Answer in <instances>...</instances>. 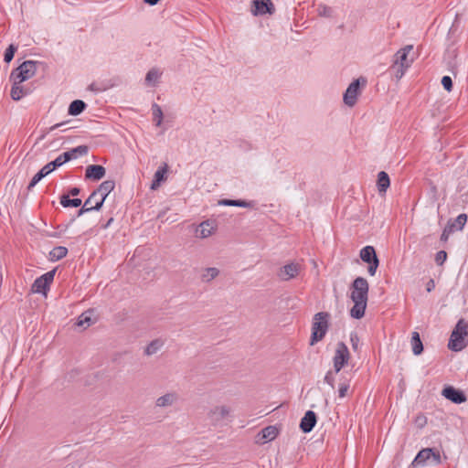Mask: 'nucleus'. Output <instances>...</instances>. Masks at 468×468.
Segmentation results:
<instances>
[{
    "label": "nucleus",
    "mask_w": 468,
    "mask_h": 468,
    "mask_svg": "<svg viewBox=\"0 0 468 468\" xmlns=\"http://www.w3.org/2000/svg\"><path fill=\"white\" fill-rule=\"evenodd\" d=\"M360 259L368 263L367 271L370 276H374L379 265V261L376 250L372 246H366L360 250Z\"/></svg>",
    "instance_id": "obj_10"
},
{
    "label": "nucleus",
    "mask_w": 468,
    "mask_h": 468,
    "mask_svg": "<svg viewBox=\"0 0 468 468\" xmlns=\"http://www.w3.org/2000/svg\"><path fill=\"white\" fill-rule=\"evenodd\" d=\"M350 353L346 345L343 342L337 343L333 357L335 373L340 372V370L348 363Z\"/></svg>",
    "instance_id": "obj_9"
},
{
    "label": "nucleus",
    "mask_w": 468,
    "mask_h": 468,
    "mask_svg": "<svg viewBox=\"0 0 468 468\" xmlns=\"http://www.w3.org/2000/svg\"><path fill=\"white\" fill-rule=\"evenodd\" d=\"M453 228V226H450L448 228H445L441 233V240L442 241H447L448 240V238H449V235L452 231V229Z\"/></svg>",
    "instance_id": "obj_49"
},
{
    "label": "nucleus",
    "mask_w": 468,
    "mask_h": 468,
    "mask_svg": "<svg viewBox=\"0 0 468 468\" xmlns=\"http://www.w3.org/2000/svg\"><path fill=\"white\" fill-rule=\"evenodd\" d=\"M67 253H68V249L66 247L58 246V247L54 248L49 252V257H50V260L53 261H59V260L63 259L67 255Z\"/></svg>",
    "instance_id": "obj_30"
},
{
    "label": "nucleus",
    "mask_w": 468,
    "mask_h": 468,
    "mask_svg": "<svg viewBox=\"0 0 468 468\" xmlns=\"http://www.w3.org/2000/svg\"><path fill=\"white\" fill-rule=\"evenodd\" d=\"M112 221H113V218H111L108 220V222L105 224L104 229L108 228V227L112 224Z\"/></svg>",
    "instance_id": "obj_54"
},
{
    "label": "nucleus",
    "mask_w": 468,
    "mask_h": 468,
    "mask_svg": "<svg viewBox=\"0 0 468 468\" xmlns=\"http://www.w3.org/2000/svg\"><path fill=\"white\" fill-rule=\"evenodd\" d=\"M350 342H351L352 348L355 351H356L358 349V346H359V337L357 336L356 334H351V335H350Z\"/></svg>",
    "instance_id": "obj_45"
},
{
    "label": "nucleus",
    "mask_w": 468,
    "mask_h": 468,
    "mask_svg": "<svg viewBox=\"0 0 468 468\" xmlns=\"http://www.w3.org/2000/svg\"><path fill=\"white\" fill-rule=\"evenodd\" d=\"M168 172V165L166 163L163 164L158 169L155 171L154 176V180L151 184V189L156 190L162 182L166 180V174Z\"/></svg>",
    "instance_id": "obj_18"
},
{
    "label": "nucleus",
    "mask_w": 468,
    "mask_h": 468,
    "mask_svg": "<svg viewBox=\"0 0 468 468\" xmlns=\"http://www.w3.org/2000/svg\"><path fill=\"white\" fill-rule=\"evenodd\" d=\"M377 185L379 193H385L389 187L390 180L388 175L386 172L381 171L378 173Z\"/></svg>",
    "instance_id": "obj_26"
},
{
    "label": "nucleus",
    "mask_w": 468,
    "mask_h": 468,
    "mask_svg": "<svg viewBox=\"0 0 468 468\" xmlns=\"http://www.w3.org/2000/svg\"><path fill=\"white\" fill-rule=\"evenodd\" d=\"M411 45H408L403 48L399 49L395 55V61L393 68L396 69V77L400 79L405 70L410 66L412 60L408 58V55L412 49Z\"/></svg>",
    "instance_id": "obj_7"
},
{
    "label": "nucleus",
    "mask_w": 468,
    "mask_h": 468,
    "mask_svg": "<svg viewBox=\"0 0 468 468\" xmlns=\"http://www.w3.org/2000/svg\"><path fill=\"white\" fill-rule=\"evenodd\" d=\"M365 86L367 84V80L365 78H359L353 80L349 86L347 87L346 92L344 93V102L348 107H353L356 103L357 97L360 95V85Z\"/></svg>",
    "instance_id": "obj_8"
},
{
    "label": "nucleus",
    "mask_w": 468,
    "mask_h": 468,
    "mask_svg": "<svg viewBox=\"0 0 468 468\" xmlns=\"http://www.w3.org/2000/svg\"><path fill=\"white\" fill-rule=\"evenodd\" d=\"M106 173L105 168L100 165H90L86 168L85 176L86 178L98 181L104 177Z\"/></svg>",
    "instance_id": "obj_19"
},
{
    "label": "nucleus",
    "mask_w": 468,
    "mask_h": 468,
    "mask_svg": "<svg viewBox=\"0 0 468 468\" xmlns=\"http://www.w3.org/2000/svg\"><path fill=\"white\" fill-rule=\"evenodd\" d=\"M55 271H56L55 270L48 271L45 274H43L42 276H40V278H42L49 285L54 279Z\"/></svg>",
    "instance_id": "obj_43"
},
{
    "label": "nucleus",
    "mask_w": 468,
    "mask_h": 468,
    "mask_svg": "<svg viewBox=\"0 0 468 468\" xmlns=\"http://www.w3.org/2000/svg\"><path fill=\"white\" fill-rule=\"evenodd\" d=\"M316 424V415L314 411L308 410L300 422L301 430L307 433L310 432Z\"/></svg>",
    "instance_id": "obj_17"
},
{
    "label": "nucleus",
    "mask_w": 468,
    "mask_h": 468,
    "mask_svg": "<svg viewBox=\"0 0 468 468\" xmlns=\"http://www.w3.org/2000/svg\"><path fill=\"white\" fill-rule=\"evenodd\" d=\"M232 408L227 404H217L208 409L206 414L207 420L214 428L222 427L232 419Z\"/></svg>",
    "instance_id": "obj_2"
},
{
    "label": "nucleus",
    "mask_w": 468,
    "mask_h": 468,
    "mask_svg": "<svg viewBox=\"0 0 468 468\" xmlns=\"http://www.w3.org/2000/svg\"><path fill=\"white\" fill-rule=\"evenodd\" d=\"M279 434V430L276 426H267L262 429L256 436V442L264 444L276 439Z\"/></svg>",
    "instance_id": "obj_16"
},
{
    "label": "nucleus",
    "mask_w": 468,
    "mask_h": 468,
    "mask_svg": "<svg viewBox=\"0 0 468 468\" xmlns=\"http://www.w3.org/2000/svg\"><path fill=\"white\" fill-rule=\"evenodd\" d=\"M467 221V216L466 214H460L456 219H455V224H453L452 226L455 227V226H458V229H463V226L465 225Z\"/></svg>",
    "instance_id": "obj_38"
},
{
    "label": "nucleus",
    "mask_w": 468,
    "mask_h": 468,
    "mask_svg": "<svg viewBox=\"0 0 468 468\" xmlns=\"http://www.w3.org/2000/svg\"><path fill=\"white\" fill-rule=\"evenodd\" d=\"M434 288V282L433 280H430L427 283V291L431 292Z\"/></svg>",
    "instance_id": "obj_52"
},
{
    "label": "nucleus",
    "mask_w": 468,
    "mask_h": 468,
    "mask_svg": "<svg viewBox=\"0 0 468 468\" xmlns=\"http://www.w3.org/2000/svg\"><path fill=\"white\" fill-rule=\"evenodd\" d=\"M441 84H442L443 88L447 91H451L452 90V80L451 77H449V76L442 77Z\"/></svg>",
    "instance_id": "obj_42"
},
{
    "label": "nucleus",
    "mask_w": 468,
    "mask_h": 468,
    "mask_svg": "<svg viewBox=\"0 0 468 468\" xmlns=\"http://www.w3.org/2000/svg\"><path fill=\"white\" fill-rule=\"evenodd\" d=\"M369 285L367 279L357 277L352 282L350 288V298L354 306L350 310V315L353 318L360 319L365 315L367 303Z\"/></svg>",
    "instance_id": "obj_1"
},
{
    "label": "nucleus",
    "mask_w": 468,
    "mask_h": 468,
    "mask_svg": "<svg viewBox=\"0 0 468 468\" xmlns=\"http://www.w3.org/2000/svg\"><path fill=\"white\" fill-rule=\"evenodd\" d=\"M80 188L78 187H72L70 190H69V195L71 196H78L80 194Z\"/></svg>",
    "instance_id": "obj_51"
},
{
    "label": "nucleus",
    "mask_w": 468,
    "mask_h": 468,
    "mask_svg": "<svg viewBox=\"0 0 468 468\" xmlns=\"http://www.w3.org/2000/svg\"><path fill=\"white\" fill-rule=\"evenodd\" d=\"M179 400V395L176 391L166 392L155 399V407L159 409L169 408L176 405Z\"/></svg>",
    "instance_id": "obj_15"
},
{
    "label": "nucleus",
    "mask_w": 468,
    "mask_h": 468,
    "mask_svg": "<svg viewBox=\"0 0 468 468\" xmlns=\"http://www.w3.org/2000/svg\"><path fill=\"white\" fill-rule=\"evenodd\" d=\"M45 176H44V173H41L40 171H38L34 176L33 178L31 179L27 188L28 189H31L32 187H34L42 178H44Z\"/></svg>",
    "instance_id": "obj_40"
},
{
    "label": "nucleus",
    "mask_w": 468,
    "mask_h": 468,
    "mask_svg": "<svg viewBox=\"0 0 468 468\" xmlns=\"http://www.w3.org/2000/svg\"><path fill=\"white\" fill-rule=\"evenodd\" d=\"M447 259V253L444 250H440L436 253L435 261L438 265H442Z\"/></svg>",
    "instance_id": "obj_41"
},
{
    "label": "nucleus",
    "mask_w": 468,
    "mask_h": 468,
    "mask_svg": "<svg viewBox=\"0 0 468 468\" xmlns=\"http://www.w3.org/2000/svg\"><path fill=\"white\" fill-rule=\"evenodd\" d=\"M95 205V201H91V205H89V207H91V206H94Z\"/></svg>",
    "instance_id": "obj_56"
},
{
    "label": "nucleus",
    "mask_w": 468,
    "mask_h": 468,
    "mask_svg": "<svg viewBox=\"0 0 468 468\" xmlns=\"http://www.w3.org/2000/svg\"><path fill=\"white\" fill-rule=\"evenodd\" d=\"M349 388H350L349 380L345 379L344 381L340 382L339 387H338L339 398H345L347 395Z\"/></svg>",
    "instance_id": "obj_36"
},
{
    "label": "nucleus",
    "mask_w": 468,
    "mask_h": 468,
    "mask_svg": "<svg viewBox=\"0 0 468 468\" xmlns=\"http://www.w3.org/2000/svg\"><path fill=\"white\" fill-rule=\"evenodd\" d=\"M91 210H96L94 206L89 207V205H86V202H85L84 205L82 206V207L78 211V216H81L84 213H87Z\"/></svg>",
    "instance_id": "obj_48"
},
{
    "label": "nucleus",
    "mask_w": 468,
    "mask_h": 468,
    "mask_svg": "<svg viewBox=\"0 0 468 468\" xmlns=\"http://www.w3.org/2000/svg\"><path fill=\"white\" fill-rule=\"evenodd\" d=\"M414 423L418 428H423L427 424V418L423 414H419L414 419Z\"/></svg>",
    "instance_id": "obj_39"
},
{
    "label": "nucleus",
    "mask_w": 468,
    "mask_h": 468,
    "mask_svg": "<svg viewBox=\"0 0 468 468\" xmlns=\"http://www.w3.org/2000/svg\"><path fill=\"white\" fill-rule=\"evenodd\" d=\"M93 316V310H88L82 313L77 322V325L80 327L87 328L95 324L96 319Z\"/></svg>",
    "instance_id": "obj_23"
},
{
    "label": "nucleus",
    "mask_w": 468,
    "mask_h": 468,
    "mask_svg": "<svg viewBox=\"0 0 468 468\" xmlns=\"http://www.w3.org/2000/svg\"><path fill=\"white\" fill-rule=\"evenodd\" d=\"M275 7L271 0H252L251 13L253 16L272 15Z\"/></svg>",
    "instance_id": "obj_13"
},
{
    "label": "nucleus",
    "mask_w": 468,
    "mask_h": 468,
    "mask_svg": "<svg viewBox=\"0 0 468 468\" xmlns=\"http://www.w3.org/2000/svg\"><path fill=\"white\" fill-rule=\"evenodd\" d=\"M16 50V48L13 45H10L5 49V56H4V59L5 62L8 63L13 59Z\"/></svg>",
    "instance_id": "obj_37"
},
{
    "label": "nucleus",
    "mask_w": 468,
    "mask_h": 468,
    "mask_svg": "<svg viewBox=\"0 0 468 468\" xmlns=\"http://www.w3.org/2000/svg\"><path fill=\"white\" fill-rule=\"evenodd\" d=\"M152 110H153L154 120L155 121L156 125L160 126L161 123H162V121H163V112H162V109H161V107L159 105L154 103L153 105V107H152Z\"/></svg>",
    "instance_id": "obj_35"
},
{
    "label": "nucleus",
    "mask_w": 468,
    "mask_h": 468,
    "mask_svg": "<svg viewBox=\"0 0 468 468\" xmlns=\"http://www.w3.org/2000/svg\"><path fill=\"white\" fill-rule=\"evenodd\" d=\"M55 271H56L55 270L48 271L45 274H43L42 276H40V278H42L49 285L54 279Z\"/></svg>",
    "instance_id": "obj_44"
},
{
    "label": "nucleus",
    "mask_w": 468,
    "mask_h": 468,
    "mask_svg": "<svg viewBox=\"0 0 468 468\" xmlns=\"http://www.w3.org/2000/svg\"><path fill=\"white\" fill-rule=\"evenodd\" d=\"M431 459H432L434 464H440L441 463V458L439 451L432 448V454Z\"/></svg>",
    "instance_id": "obj_47"
},
{
    "label": "nucleus",
    "mask_w": 468,
    "mask_h": 468,
    "mask_svg": "<svg viewBox=\"0 0 468 468\" xmlns=\"http://www.w3.org/2000/svg\"><path fill=\"white\" fill-rule=\"evenodd\" d=\"M53 170H55V169L52 167L51 164H50V163H48V164H47L46 165H44V166H43L39 171H40L41 173H44V176H48V174H50Z\"/></svg>",
    "instance_id": "obj_50"
},
{
    "label": "nucleus",
    "mask_w": 468,
    "mask_h": 468,
    "mask_svg": "<svg viewBox=\"0 0 468 468\" xmlns=\"http://www.w3.org/2000/svg\"><path fill=\"white\" fill-rule=\"evenodd\" d=\"M60 125H61V124H56V125H54L51 129H55V128H57V127H58V126H60Z\"/></svg>",
    "instance_id": "obj_55"
},
{
    "label": "nucleus",
    "mask_w": 468,
    "mask_h": 468,
    "mask_svg": "<svg viewBox=\"0 0 468 468\" xmlns=\"http://www.w3.org/2000/svg\"><path fill=\"white\" fill-rule=\"evenodd\" d=\"M468 323L460 319L452 332L448 347L455 352L461 351L468 345Z\"/></svg>",
    "instance_id": "obj_3"
},
{
    "label": "nucleus",
    "mask_w": 468,
    "mask_h": 468,
    "mask_svg": "<svg viewBox=\"0 0 468 468\" xmlns=\"http://www.w3.org/2000/svg\"><path fill=\"white\" fill-rule=\"evenodd\" d=\"M219 270L216 267H207L201 271L200 280L202 282H211L219 275Z\"/></svg>",
    "instance_id": "obj_24"
},
{
    "label": "nucleus",
    "mask_w": 468,
    "mask_h": 468,
    "mask_svg": "<svg viewBox=\"0 0 468 468\" xmlns=\"http://www.w3.org/2000/svg\"><path fill=\"white\" fill-rule=\"evenodd\" d=\"M36 71L37 63L35 61H24L11 72L10 80L15 82V84H22L24 81L31 79L36 74Z\"/></svg>",
    "instance_id": "obj_6"
},
{
    "label": "nucleus",
    "mask_w": 468,
    "mask_h": 468,
    "mask_svg": "<svg viewBox=\"0 0 468 468\" xmlns=\"http://www.w3.org/2000/svg\"><path fill=\"white\" fill-rule=\"evenodd\" d=\"M49 288V285L47 283V282H45L42 278H37L33 285H32V291L34 292H37V293H45L47 292V291L48 290Z\"/></svg>",
    "instance_id": "obj_31"
},
{
    "label": "nucleus",
    "mask_w": 468,
    "mask_h": 468,
    "mask_svg": "<svg viewBox=\"0 0 468 468\" xmlns=\"http://www.w3.org/2000/svg\"><path fill=\"white\" fill-rule=\"evenodd\" d=\"M441 395L455 404H462L467 399L465 394L462 390L457 389L452 386L445 387L441 391Z\"/></svg>",
    "instance_id": "obj_14"
},
{
    "label": "nucleus",
    "mask_w": 468,
    "mask_h": 468,
    "mask_svg": "<svg viewBox=\"0 0 468 468\" xmlns=\"http://www.w3.org/2000/svg\"><path fill=\"white\" fill-rule=\"evenodd\" d=\"M164 343L162 340L155 339L147 345L144 349V354L146 356H153L156 354L163 346Z\"/></svg>",
    "instance_id": "obj_29"
},
{
    "label": "nucleus",
    "mask_w": 468,
    "mask_h": 468,
    "mask_svg": "<svg viewBox=\"0 0 468 468\" xmlns=\"http://www.w3.org/2000/svg\"><path fill=\"white\" fill-rule=\"evenodd\" d=\"M432 454V448H424L418 452L416 457L411 463V465L414 467L422 466L426 463L428 460L431 459Z\"/></svg>",
    "instance_id": "obj_20"
},
{
    "label": "nucleus",
    "mask_w": 468,
    "mask_h": 468,
    "mask_svg": "<svg viewBox=\"0 0 468 468\" xmlns=\"http://www.w3.org/2000/svg\"><path fill=\"white\" fill-rule=\"evenodd\" d=\"M317 15L321 17L331 18L334 16V9L325 5H318L316 8Z\"/></svg>",
    "instance_id": "obj_33"
},
{
    "label": "nucleus",
    "mask_w": 468,
    "mask_h": 468,
    "mask_svg": "<svg viewBox=\"0 0 468 468\" xmlns=\"http://www.w3.org/2000/svg\"><path fill=\"white\" fill-rule=\"evenodd\" d=\"M30 88L13 82L10 95L14 101H19L21 98L30 93Z\"/></svg>",
    "instance_id": "obj_22"
},
{
    "label": "nucleus",
    "mask_w": 468,
    "mask_h": 468,
    "mask_svg": "<svg viewBox=\"0 0 468 468\" xmlns=\"http://www.w3.org/2000/svg\"><path fill=\"white\" fill-rule=\"evenodd\" d=\"M88 153V147L86 145H80L78 147L72 148L71 150L65 152L58 155L54 161L49 162L54 169L61 166L65 163L70 161L71 159H75L78 155H85Z\"/></svg>",
    "instance_id": "obj_11"
},
{
    "label": "nucleus",
    "mask_w": 468,
    "mask_h": 468,
    "mask_svg": "<svg viewBox=\"0 0 468 468\" xmlns=\"http://www.w3.org/2000/svg\"><path fill=\"white\" fill-rule=\"evenodd\" d=\"M115 182L113 180H106L102 182L99 187L94 190L86 200V205H91V201H95L94 207L100 210L108 195L114 189Z\"/></svg>",
    "instance_id": "obj_5"
},
{
    "label": "nucleus",
    "mask_w": 468,
    "mask_h": 468,
    "mask_svg": "<svg viewBox=\"0 0 468 468\" xmlns=\"http://www.w3.org/2000/svg\"><path fill=\"white\" fill-rule=\"evenodd\" d=\"M328 318L329 314L324 312L317 313L314 316L310 341L311 346H314L324 337L328 330Z\"/></svg>",
    "instance_id": "obj_4"
},
{
    "label": "nucleus",
    "mask_w": 468,
    "mask_h": 468,
    "mask_svg": "<svg viewBox=\"0 0 468 468\" xmlns=\"http://www.w3.org/2000/svg\"><path fill=\"white\" fill-rule=\"evenodd\" d=\"M334 374H335V370L334 371L330 370L324 376V382L327 383L332 388H334V381H335Z\"/></svg>",
    "instance_id": "obj_46"
},
{
    "label": "nucleus",
    "mask_w": 468,
    "mask_h": 468,
    "mask_svg": "<svg viewBox=\"0 0 468 468\" xmlns=\"http://www.w3.org/2000/svg\"><path fill=\"white\" fill-rule=\"evenodd\" d=\"M215 231V226L210 221L202 222L197 229V235L201 239L211 236Z\"/></svg>",
    "instance_id": "obj_21"
},
{
    "label": "nucleus",
    "mask_w": 468,
    "mask_h": 468,
    "mask_svg": "<svg viewBox=\"0 0 468 468\" xmlns=\"http://www.w3.org/2000/svg\"><path fill=\"white\" fill-rule=\"evenodd\" d=\"M86 108V103L81 100L73 101L69 107V114L72 116H77L80 114Z\"/></svg>",
    "instance_id": "obj_27"
},
{
    "label": "nucleus",
    "mask_w": 468,
    "mask_h": 468,
    "mask_svg": "<svg viewBox=\"0 0 468 468\" xmlns=\"http://www.w3.org/2000/svg\"><path fill=\"white\" fill-rule=\"evenodd\" d=\"M60 204L64 207H78L81 205V199H80V198L70 199L69 197V196L63 195L60 198Z\"/></svg>",
    "instance_id": "obj_34"
},
{
    "label": "nucleus",
    "mask_w": 468,
    "mask_h": 468,
    "mask_svg": "<svg viewBox=\"0 0 468 468\" xmlns=\"http://www.w3.org/2000/svg\"><path fill=\"white\" fill-rule=\"evenodd\" d=\"M161 76L157 69H150L145 76V82L149 86H154Z\"/></svg>",
    "instance_id": "obj_32"
},
{
    "label": "nucleus",
    "mask_w": 468,
    "mask_h": 468,
    "mask_svg": "<svg viewBox=\"0 0 468 468\" xmlns=\"http://www.w3.org/2000/svg\"><path fill=\"white\" fill-rule=\"evenodd\" d=\"M218 205L220 206H234L240 207H253V201H246V200H234V199H221L218 201Z\"/></svg>",
    "instance_id": "obj_25"
},
{
    "label": "nucleus",
    "mask_w": 468,
    "mask_h": 468,
    "mask_svg": "<svg viewBox=\"0 0 468 468\" xmlns=\"http://www.w3.org/2000/svg\"><path fill=\"white\" fill-rule=\"evenodd\" d=\"M302 271V266L297 262H290L281 267L277 272V276L281 281L287 282L296 278Z\"/></svg>",
    "instance_id": "obj_12"
},
{
    "label": "nucleus",
    "mask_w": 468,
    "mask_h": 468,
    "mask_svg": "<svg viewBox=\"0 0 468 468\" xmlns=\"http://www.w3.org/2000/svg\"><path fill=\"white\" fill-rule=\"evenodd\" d=\"M159 0H144L145 3L151 5H154L158 3Z\"/></svg>",
    "instance_id": "obj_53"
},
{
    "label": "nucleus",
    "mask_w": 468,
    "mask_h": 468,
    "mask_svg": "<svg viewBox=\"0 0 468 468\" xmlns=\"http://www.w3.org/2000/svg\"><path fill=\"white\" fill-rule=\"evenodd\" d=\"M411 346L414 355H420L423 351L422 342L418 332H413L411 336Z\"/></svg>",
    "instance_id": "obj_28"
}]
</instances>
